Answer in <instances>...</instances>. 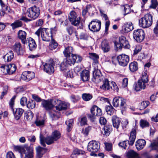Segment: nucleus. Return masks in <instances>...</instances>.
Listing matches in <instances>:
<instances>
[{
    "mask_svg": "<svg viewBox=\"0 0 158 158\" xmlns=\"http://www.w3.org/2000/svg\"><path fill=\"white\" fill-rule=\"evenodd\" d=\"M66 57V58L64 60L70 66L73 65L76 62L77 58L75 56H71Z\"/></svg>",
    "mask_w": 158,
    "mask_h": 158,
    "instance_id": "27",
    "label": "nucleus"
},
{
    "mask_svg": "<svg viewBox=\"0 0 158 158\" xmlns=\"http://www.w3.org/2000/svg\"><path fill=\"white\" fill-rule=\"evenodd\" d=\"M145 141L143 139H139L137 140L135 143V146L137 149L139 150L143 149L146 144Z\"/></svg>",
    "mask_w": 158,
    "mask_h": 158,
    "instance_id": "28",
    "label": "nucleus"
},
{
    "mask_svg": "<svg viewBox=\"0 0 158 158\" xmlns=\"http://www.w3.org/2000/svg\"><path fill=\"white\" fill-rule=\"evenodd\" d=\"M92 95L89 94L84 93L82 95V98L85 101H89L92 98Z\"/></svg>",
    "mask_w": 158,
    "mask_h": 158,
    "instance_id": "45",
    "label": "nucleus"
},
{
    "mask_svg": "<svg viewBox=\"0 0 158 158\" xmlns=\"http://www.w3.org/2000/svg\"><path fill=\"white\" fill-rule=\"evenodd\" d=\"M40 34L43 40L49 41L52 38V34L50 33L49 29L45 28H40L35 32L38 37H39Z\"/></svg>",
    "mask_w": 158,
    "mask_h": 158,
    "instance_id": "5",
    "label": "nucleus"
},
{
    "mask_svg": "<svg viewBox=\"0 0 158 158\" xmlns=\"http://www.w3.org/2000/svg\"><path fill=\"white\" fill-rule=\"evenodd\" d=\"M70 98L71 101L73 102H77L80 99V98L79 96L74 95H71Z\"/></svg>",
    "mask_w": 158,
    "mask_h": 158,
    "instance_id": "58",
    "label": "nucleus"
},
{
    "mask_svg": "<svg viewBox=\"0 0 158 158\" xmlns=\"http://www.w3.org/2000/svg\"><path fill=\"white\" fill-rule=\"evenodd\" d=\"M9 65L2 66L1 67V70L4 74H9Z\"/></svg>",
    "mask_w": 158,
    "mask_h": 158,
    "instance_id": "48",
    "label": "nucleus"
},
{
    "mask_svg": "<svg viewBox=\"0 0 158 158\" xmlns=\"http://www.w3.org/2000/svg\"><path fill=\"white\" fill-rule=\"evenodd\" d=\"M73 49L71 47H68L65 48L63 51V53L66 57L73 55Z\"/></svg>",
    "mask_w": 158,
    "mask_h": 158,
    "instance_id": "35",
    "label": "nucleus"
},
{
    "mask_svg": "<svg viewBox=\"0 0 158 158\" xmlns=\"http://www.w3.org/2000/svg\"><path fill=\"white\" fill-rule=\"evenodd\" d=\"M35 76V73L33 72L28 71L24 72L21 77L23 80L28 81L33 78Z\"/></svg>",
    "mask_w": 158,
    "mask_h": 158,
    "instance_id": "19",
    "label": "nucleus"
},
{
    "mask_svg": "<svg viewBox=\"0 0 158 158\" xmlns=\"http://www.w3.org/2000/svg\"><path fill=\"white\" fill-rule=\"evenodd\" d=\"M35 123L37 126H39L44 125V120H40L37 119L35 121Z\"/></svg>",
    "mask_w": 158,
    "mask_h": 158,
    "instance_id": "60",
    "label": "nucleus"
},
{
    "mask_svg": "<svg viewBox=\"0 0 158 158\" xmlns=\"http://www.w3.org/2000/svg\"><path fill=\"white\" fill-rule=\"evenodd\" d=\"M80 38L81 39L87 40L88 38V35L85 33H81L80 35Z\"/></svg>",
    "mask_w": 158,
    "mask_h": 158,
    "instance_id": "62",
    "label": "nucleus"
},
{
    "mask_svg": "<svg viewBox=\"0 0 158 158\" xmlns=\"http://www.w3.org/2000/svg\"><path fill=\"white\" fill-rule=\"evenodd\" d=\"M37 154L39 158H41L44 153L46 151V148L39 146L36 148Z\"/></svg>",
    "mask_w": 158,
    "mask_h": 158,
    "instance_id": "37",
    "label": "nucleus"
},
{
    "mask_svg": "<svg viewBox=\"0 0 158 158\" xmlns=\"http://www.w3.org/2000/svg\"><path fill=\"white\" fill-rule=\"evenodd\" d=\"M133 27L132 23H127L125 24L124 26V29L125 32L127 33L133 29Z\"/></svg>",
    "mask_w": 158,
    "mask_h": 158,
    "instance_id": "38",
    "label": "nucleus"
},
{
    "mask_svg": "<svg viewBox=\"0 0 158 158\" xmlns=\"http://www.w3.org/2000/svg\"><path fill=\"white\" fill-rule=\"evenodd\" d=\"M40 143L44 147L46 146L45 143L48 145H50L53 143L55 141L52 136L45 138L41 134L40 136Z\"/></svg>",
    "mask_w": 158,
    "mask_h": 158,
    "instance_id": "15",
    "label": "nucleus"
},
{
    "mask_svg": "<svg viewBox=\"0 0 158 158\" xmlns=\"http://www.w3.org/2000/svg\"><path fill=\"white\" fill-rule=\"evenodd\" d=\"M22 22L19 20L15 21L14 23L11 24V26L12 27L13 29L16 28L21 27L22 26Z\"/></svg>",
    "mask_w": 158,
    "mask_h": 158,
    "instance_id": "41",
    "label": "nucleus"
},
{
    "mask_svg": "<svg viewBox=\"0 0 158 158\" xmlns=\"http://www.w3.org/2000/svg\"><path fill=\"white\" fill-rule=\"evenodd\" d=\"M73 123V119H69L66 121L65 123L67 126V130L69 132L71 130Z\"/></svg>",
    "mask_w": 158,
    "mask_h": 158,
    "instance_id": "46",
    "label": "nucleus"
},
{
    "mask_svg": "<svg viewBox=\"0 0 158 158\" xmlns=\"http://www.w3.org/2000/svg\"><path fill=\"white\" fill-rule=\"evenodd\" d=\"M150 147L152 150H156L158 152V138L151 143Z\"/></svg>",
    "mask_w": 158,
    "mask_h": 158,
    "instance_id": "43",
    "label": "nucleus"
},
{
    "mask_svg": "<svg viewBox=\"0 0 158 158\" xmlns=\"http://www.w3.org/2000/svg\"><path fill=\"white\" fill-rule=\"evenodd\" d=\"M101 23L97 19H93L88 25L89 29L93 32L98 31L101 27Z\"/></svg>",
    "mask_w": 158,
    "mask_h": 158,
    "instance_id": "11",
    "label": "nucleus"
},
{
    "mask_svg": "<svg viewBox=\"0 0 158 158\" xmlns=\"http://www.w3.org/2000/svg\"><path fill=\"white\" fill-rule=\"evenodd\" d=\"M58 46L57 43L52 38H51V42L50 43L49 48L50 49L52 50L55 49Z\"/></svg>",
    "mask_w": 158,
    "mask_h": 158,
    "instance_id": "44",
    "label": "nucleus"
},
{
    "mask_svg": "<svg viewBox=\"0 0 158 158\" xmlns=\"http://www.w3.org/2000/svg\"><path fill=\"white\" fill-rule=\"evenodd\" d=\"M112 121L113 127L118 129L121 122L120 118L114 115L112 117Z\"/></svg>",
    "mask_w": 158,
    "mask_h": 158,
    "instance_id": "30",
    "label": "nucleus"
},
{
    "mask_svg": "<svg viewBox=\"0 0 158 158\" xmlns=\"http://www.w3.org/2000/svg\"><path fill=\"white\" fill-rule=\"evenodd\" d=\"M56 109L58 111L66 110L69 107L68 104L62 102L58 99H44L42 101L41 105L46 110H49L53 108L55 105Z\"/></svg>",
    "mask_w": 158,
    "mask_h": 158,
    "instance_id": "1",
    "label": "nucleus"
},
{
    "mask_svg": "<svg viewBox=\"0 0 158 158\" xmlns=\"http://www.w3.org/2000/svg\"><path fill=\"white\" fill-rule=\"evenodd\" d=\"M151 4L149 7L151 8L155 9L158 5V3L157 0H151Z\"/></svg>",
    "mask_w": 158,
    "mask_h": 158,
    "instance_id": "51",
    "label": "nucleus"
},
{
    "mask_svg": "<svg viewBox=\"0 0 158 158\" xmlns=\"http://www.w3.org/2000/svg\"><path fill=\"white\" fill-rule=\"evenodd\" d=\"M14 149L16 151H18L21 155L22 158L23 154H25L24 158H33V149L32 147L25 145L24 146H15Z\"/></svg>",
    "mask_w": 158,
    "mask_h": 158,
    "instance_id": "3",
    "label": "nucleus"
},
{
    "mask_svg": "<svg viewBox=\"0 0 158 158\" xmlns=\"http://www.w3.org/2000/svg\"><path fill=\"white\" fill-rule=\"evenodd\" d=\"M126 100L122 97H116L114 98L113 100V105L114 107L119 106L122 109L126 108Z\"/></svg>",
    "mask_w": 158,
    "mask_h": 158,
    "instance_id": "10",
    "label": "nucleus"
},
{
    "mask_svg": "<svg viewBox=\"0 0 158 158\" xmlns=\"http://www.w3.org/2000/svg\"><path fill=\"white\" fill-rule=\"evenodd\" d=\"M89 58L94 61L93 65H97L98 63V59H99L98 55L94 53H89Z\"/></svg>",
    "mask_w": 158,
    "mask_h": 158,
    "instance_id": "29",
    "label": "nucleus"
},
{
    "mask_svg": "<svg viewBox=\"0 0 158 158\" xmlns=\"http://www.w3.org/2000/svg\"><path fill=\"white\" fill-rule=\"evenodd\" d=\"M100 145L99 143L96 141L92 140L90 141L87 146V150L92 153V156L96 155V154L93 153L96 152L98 151L100 148Z\"/></svg>",
    "mask_w": 158,
    "mask_h": 158,
    "instance_id": "9",
    "label": "nucleus"
},
{
    "mask_svg": "<svg viewBox=\"0 0 158 158\" xmlns=\"http://www.w3.org/2000/svg\"><path fill=\"white\" fill-rule=\"evenodd\" d=\"M0 4L2 7V9L1 10V15L4 16L5 14H14V11L11 10L9 6L6 5L2 0H0Z\"/></svg>",
    "mask_w": 158,
    "mask_h": 158,
    "instance_id": "16",
    "label": "nucleus"
},
{
    "mask_svg": "<svg viewBox=\"0 0 158 158\" xmlns=\"http://www.w3.org/2000/svg\"><path fill=\"white\" fill-rule=\"evenodd\" d=\"M81 79L83 81H88L89 78V72L87 70H85L81 73Z\"/></svg>",
    "mask_w": 158,
    "mask_h": 158,
    "instance_id": "25",
    "label": "nucleus"
},
{
    "mask_svg": "<svg viewBox=\"0 0 158 158\" xmlns=\"http://www.w3.org/2000/svg\"><path fill=\"white\" fill-rule=\"evenodd\" d=\"M27 33L25 31L19 30L18 32V37L21 40L23 44H25L26 43V37Z\"/></svg>",
    "mask_w": 158,
    "mask_h": 158,
    "instance_id": "22",
    "label": "nucleus"
},
{
    "mask_svg": "<svg viewBox=\"0 0 158 158\" xmlns=\"http://www.w3.org/2000/svg\"><path fill=\"white\" fill-rule=\"evenodd\" d=\"M127 143V141L125 140L119 143L118 145L120 147L124 149H126L128 145Z\"/></svg>",
    "mask_w": 158,
    "mask_h": 158,
    "instance_id": "54",
    "label": "nucleus"
},
{
    "mask_svg": "<svg viewBox=\"0 0 158 158\" xmlns=\"http://www.w3.org/2000/svg\"><path fill=\"white\" fill-rule=\"evenodd\" d=\"M91 127L90 126H89L85 128V129L82 130V133L85 136H87L88 135L89 131L91 129Z\"/></svg>",
    "mask_w": 158,
    "mask_h": 158,
    "instance_id": "56",
    "label": "nucleus"
},
{
    "mask_svg": "<svg viewBox=\"0 0 158 158\" xmlns=\"http://www.w3.org/2000/svg\"><path fill=\"white\" fill-rule=\"evenodd\" d=\"M29 49L31 51L34 50L36 48V44L34 40L30 37L27 40Z\"/></svg>",
    "mask_w": 158,
    "mask_h": 158,
    "instance_id": "26",
    "label": "nucleus"
},
{
    "mask_svg": "<svg viewBox=\"0 0 158 158\" xmlns=\"http://www.w3.org/2000/svg\"><path fill=\"white\" fill-rule=\"evenodd\" d=\"M105 109L107 114L110 115L113 114L114 109L111 105L110 106H106Z\"/></svg>",
    "mask_w": 158,
    "mask_h": 158,
    "instance_id": "40",
    "label": "nucleus"
},
{
    "mask_svg": "<svg viewBox=\"0 0 158 158\" xmlns=\"http://www.w3.org/2000/svg\"><path fill=\"white\" fill-rule=\"evenodd\" d=\"M69 66H70L64 60L60 65V69L61 71L66 72V71L69 69L68 68Z\"/></svg>",
    "mask_w": 158,
    "mask_h": 158,
    "instance_id": "39",
    "label": "nucleus"
},
{
    "mask_svg": "<svg viewBox=\"0 0 158 158\" xmlns=\"http://www.w3.org/2000/svg\"><path fill=\"white\" fill-rule=\"evenodd\" d=\"M81 126H82L86 124L87 120L86 117H83L80 118L79 121Z\"/></svg>",
    "mask_w": 158,
    "mask_h": 158,
    "instance_id": "52",
    "label": "nucleus"
},
{
    "mask_svg": "<svg viewBox=\"0 0 158 158\" xmlns=\"http://www.w3.org/2000/svg\"><path fill=\"white\" fill-rule=\"evenodd\" d=\"M125 12V15L129 14L131 12V9L128 5L126 4L123 6Z\"/></svg>",
    "mask_w": 158,
    "mask_h": 158,
    "instance_id": "57",
    "label": "nucleus"
},
{
    "mask_svg": "<svg viewBox=\"0 0 158 158\" xmlns=\"http://www.w3.org/2000/svg\"><path fill=\"white\" fill-rule=\"evenodd\" d=\"M9 74H12L16 70V66L14 64H12L9 65Z\"/></svg>",
    "mask_w": 158,
    "mask_h": 158,
    "instance_id": "47",
    "label": "nucleus"
},
{
    "mask_svg": "<svg viewBox=\"0 0 158 158\" xmlns=\"http://www.w3.org/2000/svg\"><path fill=\"white\" fill-rule=\"evenodd\" d=\"M14 56V53L12 51L10 50L3 56V58L5 62H8L12 60Z\"/></svg>",
    "mask_w": 158,
    "mask_h": 158,
    "instance_id": "23",
    "label": "nucleus"
},
{
    "mask_svg": "<svg viewBox=\"0 0 158 158\" xmlns=\"http://www.w3.org/2000/svg\"><path fill=\"white\" fill-rule=\"evenodd\" d=\"M114 46L118 50L121 49L122 48H125L128 49L130 48V45L127 40L126 39L125 37L121 36L119 37L118 41L114 42Z\"/></svg>",
    "mask_w": 158,
    "mask_h": 158,
    "instance_id": "7",
    "label": "nucleus"
},
{
    "mask_svg": "<svg viewBox=\"0 0 158 158\" xmlns=\"http://www.w3.org/2000/svg\"><path fill=\"white\" fill-rule=\"evenodd\" d=\"M136 131L134 130L131 133L129 140V141H127V143H129L130 145H132L134 143L136 138Z\"/></svg>",
    "mask_w": 158,
    "mask_h": 158,
    "instance_id": "33",
    "label": "nucleus"
},
{
    "mask_svg": "<svg viewBox=\"0 0 158 158\" xmlns=\"http://www.w3.org/2000/svg\"><path fill=\"white\" fill-rule=\"evenodd\" d=\"M140 126L143 128L148 127L149 123L145 120L141 119L140 122Z\"/></svg>",
    "mask_w": 158,
    "mask_h": 158,
    "instance_id": "49",
    "label": "nucleus"
},
{
    "mask_svg": "<svg viewBox=\"0 0 158 158\" xmlns=\"http://www.w3.org/2000/svg\"><path fill=\"white\" fill-rule=\"evenodd\" d=\"M100 88L104 91L109 90L110 88L109 81L107 79H105L103 81V84L100 86Z\"/></svg>",
    "mask_w": 158,
    "mask_h": 158,
    "instance_id": "32",
    "label": "nucleus"
},
{
    "mask_svg": "<svg viewBox=\"0 0 158 158\" xmlns=\"http://www.w3.org/2000/svg\"><path fill=\"white\" fill-rule=\"evenodd\" d=\"M16 98V96H14L10 100L9 102V106L11 110L13 109L15 104V101Z\"/></svg>",
    "mask_w": 158,
    "mask_h": 158,
    "instance_id": "55",
    "label": "nucleus"
},
{
    "mask_svg": "<svg viewBox=\"0 0 158 158\" xmlns=\"http://www.w3.org/2000/svg\"><path fill=\"white\" fill-rule=\"evenodd\" d=\"M52 136L55 141L57 140L61 136L60 132L58 131H55L52 134Z\"/></svg>",
    "mask_w": 158,
    "mask_h": 158,
    "instance_id": "42",
    "label": "nucleus"
},
{
    "mask_svg": "<svg viewBox=\"0 0 158 158\" xmlns=\"http://www.w3.org/2000/svg\"><path fill=\"white\" fill-rule=\"evenodd\" d=\"M54 64L52 61H51L48 63H45L44 66V70L47 73L51 74L54 72Z\"/></svg>",
    "mask_w": 158,
    "mask_h": 158,
    "instance_id": "17",
    "label": "nucleus"
},
{
    "mask_svg": "<svg viewBox=\"0 0 158 158\" xmlns=\"http://www.w3.org/2000/svg\"><path fill=\"white\" fill-rule=\"evenodd\" d=\"M141 47L140 45H137L136 46L134 50V55L137 54L141 50Z\"/></svg>",
    "mask_w": 158,
    "mask_h": 158,
    "instance_id": "63",
    "label": "nucleus"
},
{
    "mask_svg": "<svg viewBox=\"0 0 158 158\" xmlns=\"http://www.w3.org/2000/svg\"><path fill=\"white\" fill-rule=\"evenodd\" d=\"M126 155L127 158H139L138 154L133 150L128 151Z\"/></svg>",
    "mask_w": 158,
    "mask_h": 158,
    "instance_id": "34",
    "label": "nucleus"
},
{
    "mask_svg": "<svg viewBox=\"0 0 158 158\" xmlns=\"http://www.w3.org/2000/svg\"><path fill=\"white\" fill-rule=\"evenodd\" d=\"M129 69L132 72L136 71L138 69V64L137 62L134 61L131 62L129 65Z\"/></svg>",
    "mask_w": 158,
    "mask_h": 158,
    "instance_id": "36",
    "label": "nucleus"
},
{
    "mask_svg": "<svg viewBox=\"0 0 158 158\" xmlns=\"http://www.w3.org/2000/svg\"><path fill=\"white\" fill-rule=\"evenodd\" d=\"M13 48L14 51L15 52L19 55L23 54L24 51L21 46V44L19 42L16 43L14 45Z\"/></svg>",
    "mask_w": 158,
    "mask_h": 158,
    "instance_id": "20",
    "label": "nucleus"
},
{
    "mask_svg": "<svg viewBox=\"0 0 158 158\" xmlns=\"http://www.w3.org/2000/svg\"><path fill=\"white\" fill-rule=\"evenodd\" d=\"M101 47L104 52H106L109 51L110 48L108 41L106 40H104L102 42Z\"/></svg>",
    "mask_w": 158,
    "mask_h": 158,
    "instance_id": "24",
    "label": "nucleus"
},
{
    "mask_svg": "<svg viewBox=\"0 0 158 158\" xmlns=\"http://www.w3.org/2000/svg\"><path fill=\"white\" fill-rule=\"evenodd\" d=\"M152 16L150 14H146L139 20V26L143 28L149 27L152 25Z\"/></svg>",
    "mask_w": 158,
    "mask_h": 158,
    "instance_id": "6",
    "label": "nucleus"
},
{
    "mask_svg": "<svg viewBox=\"0 0 158 158\" xmlns=\"http://www.w3.org/2000/svg\"><path fill=\"white\" fill-rule=\"evenodd\" d=\"M11 110L16 120H18L20 118L24 112V110L21 108H14Z\"/></svg>",
    "mask_w": 158,
    "mask_h": 158,
    "instance_id": "18",
    "label": "nucleus"
},
{
    "mask_svg": "<svg viewBox=\"0 0 158 158\" xmlns=\"http://www.w3.org/2000/svg\"><path fill=\"white\" fill-rule=\"evenodd\" d=\"M148 77L146 73H143L141 79L139 80L137 83L134 85V88L136 91H140L141 89H145L148 82Z\"/></svg>",
    "mask_w": 158,
    "mask_h": 158,
    "instance_id": "4",
    "label": "nucleus"
},
{
    "mask_svg": "<svg viewBox=\"0 0 158 158\" xmlns=\"http://www.w3.org/2000/svg\"><path fill=\"white\" fill-rule=\"evenodd\" d=\"M149 104V102L148 101L142 102L141 104L140 107L142 109H144L146 108Z\"/></svg>",
    "mask_w": 158,
    "mask_h": 158,
    "instance_id": "53",
    "label": "nucleus"
},
{
    "mask_svg": "<svg viewBox=\"0 0 158 158\" xmlns=\"http://www.w3.org/2000/svg\"><path fill=\"white\" fill-rule=\"evenodd\" d=\"M91 113L94 116H100L102 114L101 109L97 106L94 105L91 109Z\"/></svg>",
    "mask_w": 158,
    "mask_h": 158,
    "instance_id": "21",
    "label": "nucleus"
},
{
    "mask_svg": "<svg viewBox=\"0 0 158 158\" xmlns=\"http://www.w3.org/2000/svg\"><path fill=\"white\" fill-rule=\"evenodd\" d=\"M27 102V98L25 97H23L20 99V104L22 106H24L26 104Z\"/></svg>",
    "mask_w": 158,
    "mask_h": 158,
    "instance_id": "64",
    "label": "nucleus"
},
{
    "mask_svg": "<svg viewBox=\"0 0 158 158\" xmlns=\"http://www.w3.org/2000/svg\"><path fill=\"white\" fill-rule=\"evenodd\" d=\"M94 66V68L93 73L92 81L97 83L103 81L104 77L101 74L100 70L98 69V65Z\"/></svg>",
    "mask_w": 158,
    "mask_h": 158,
    "instance_id": "8",
    "label": "nucleus"
},
{
    "mask_svg": "<svg viewBox=\"0 0 158 158\" xmlns=\"http://www.w3.org/2000/svg\"><path fill=\"white\" fill-rule=\"evenodd\" d=\"M66 30L69 34L70 35H71L75 31L74 28L72 26L67 27Z\"/></svg>",
    "mask_w": 158,
    "mask_h": 158,
    "instance_id": "59",
    "label": "nucleus"
},
{
    "mask_svg": "<svg viewBox=\"0 0 158 158\" xmlns=\"http://www.w3.org/2000/svg\"><path fill=\"white\" fill-rule=\"evenodd\" d=\"M134 39L138 42H141L145 38V33L142 29L135 30L133 32Z\"/></svg>",
    "mask_w": 158,
    "mask_h": 158,
    "instance_id": "13",
    "label": "nucleus"
},
{
    "mask_svg": "<svg viewBox=\"0 0 158 158\" xmlns=\"http://www.w3.org/2000/svg\"><path fill=\"white\" fill-rule=\"evenodd\" d=\"M69 19L71 24L75 26L78 25L80 23V17L78 16L76 12L73 10L70 12Z\"/></svg>",
    "mask_w": 158,
    "mask_h": 158,
    "instance_id": "12",
    "label": "nucleus"
},
{
    "mask_svg": "<svg viewBox=\"0 0 158 158\" xmlns=\"http://www.w3.org/2000/svg\"><path fill=\"white\" fill-rule=\"evenodd\" d=\"M73 152L75 155L83 154L85 153V152L83 150L76 148L74 150Z\"/></svg>",
    "mask_w": 158,
    "mask_h": 158,
    "instance_id": "61",
    "label": "nucleus"
},
{
    "mask_svg": "<svg viewBox=\"0 0 158 158\" xmlns=\"http://www.w3.org/2000/svg\"><path fill=\"white\" fill-rule=\"evenodd\" d=\"M119 64L123 66H126L129 61V57L126 55L122 54L117 57Z\"/></svg>",
    "mask_w": 158,
    "mask_h": 158,
    "instance_id": "14",
    "label": "nucleus"
},
{
    "mask_svg": "<svg viewBox=\"0 0 158 158\" xmlns=\"http://www.w3.org/2000/svg\"><path fill=\"white\" fill-rule=\"evenodd\" d=\"M40 14L39 8L34 6L27 9L26 12L23 11L20 19L25 22H30L36 19Z\"/></svg>",
    "mask_w": 158,
    "mask_h": 158,
    "instance_id": "2",
    "label": "nucleus"
},
{
    "mask_svg": "<svg viewBox=\"0 0 158 158\" xmlns=\"http://www.w3.org/2000/svg\"><path fill=\"white\" fill-rule=\"evenodd\" d=\"M27 108L30 109L34 108L35 107V102L34 100H31L28 102L27 104Z\"/></svg>",
    "mask_w": 158,
    "mask_h": 158,
    "instance_id": "50",
    "label": "nucleus"
},
{
    "mask_svg": "<svg viewBox=\"0 0 158 158\" xmlns=\"http://www.w3.org/2000/svg\"><path fill=\"white\" fill-rule=\"evenodd\" d=\"M111 131V126L107 125L104 126L102 131V133L104 135L107 136L110 134Z\"/></svg>",
    "mask_w": 158,
    "mask_h": 158,
    "instance_id": "31",
    "label": "nucleus"
}]
</instances>
